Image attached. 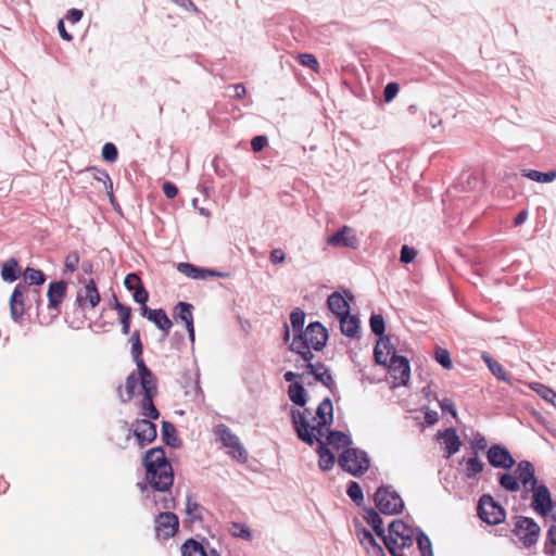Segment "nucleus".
<instances>
[{
	"label": "nucleus",
	"instance_id": "obj_15",
	"mask_svg": "<svg viewBox=\"0 0 556 556\" xmlns=\"http://www.w3.org/2000/svg\"><path fill=\"white\" fill-rule=\"evenodd\" d=\"M389 369L396 384H406L410 377L408 359L393 353L390 357Z\"/></svg>",
	"mask_w": 556,
	"mask_h": 556
},
{
	"label": "nucleus",
	"instance_id": "obj_47",
	"mask_svg": "<svg viewBox=\"0 0 556 556\" xmlns=\"http://www.w3.org/2000/svg\"><path fill=\"white\" fill-rule=\"evenodd\" d=\"M532 389L545 401L552 403L556 407V392L549 389L548 387L541 384V383H534L532 386Z\"/></svg>",
	"mask_w": 556,
	"mask_h": 556
},
{
	"label": "nucleus",
	"instance_id": "obj_36",
	"mask_svg": "<svg viewBox=\"0 0 556 556\" xmlns=\"http://www.w3.org/2000/svg\"><path fill=\"white\" fill-rule=\"evenodd\" d=\"M288 396L291 402L298 406H304L306 404V391L299 382H294L289 386Z\"/></svg>",
	"mask_w": 556,
	"mask_h": 556
},
{
	"label": "nucleus",
	"instance_id": "obj_14",
	"mask_svg": "<svg viewBox=\"0 0 556 556\" xmlns=\"http://www.w3.org/2000/svg\"><path fill=\"white\" fill-rule=\"evenodd\" d=\"M26 285L18 283L10 298V314L14 321H20L25 314V295L29 292Z\"/></svg>",
	"mask_w": 556,
	"mask_h": 556
},
{
	"label": "nucleus",
	"instance_id": "obj_60",
	"mask_svg": "<svg viewBox=\"0 0 556 556\" xmlns=\"http://www.w3.org/2000/svg\"><path fill=\"white\" fill-rule=\"evenodd\" d=\"M399 92V86L395 83H389L384 87L383 97L386 102L392 101Z\"/></svg>",
	"mask_w": 556,
	"mask_h": 556
},
{
	"label": "nucleus",
	"instance_id": "obj_23",
	"mask_svg": "<svg viewBox=\"0 0 556 556\" xmlns=\"http://www.w3.org/2000/svg\"><path fill=\"white\" fill-rule=\"evenodd\" d=\"M66 290L67 283L63 280L54 281L49 285L47 296L48 307L50 309H60V305L66 295Z\"/></svg>",
	"mask_w": 556,
	"mask_h": 556
},
{
	"label": "nucleus",
	"instance_id": "obj_52",
	"mask_svg": "<svg viewBox=\"0 0 556 556\" xmlns=\"http://www.w3.org/2000/svg\"><path fill=\"white\" fill-rule=\"evenodd\" d=\"M346 493L357 505H359L363 501V491L357 482H351Z\"/></svg>",
	"mask_w": 556,
	"mask_h": 556
},
{
	"label": "nucleus",
	"instance_id": "obj_46",
	"mask_svg": "<svg viewBox=\"0 0 556 556\" xmlns=\"http://www.w3.org/2000/svg\"><path fill=\"white\" fill-rule=\"evenodd\" d=\"M88 170L92 173L94 179L103 181L108 193L113 198V182L109 174L105 170H101L96 167H91Z\"/></svg>",
	"mask_w": 556,
	"mask_h": 556
},
{
	"label": "nucleus",
	"instance_id": "obj_7",
	"mask_svg": "<svg viewBox=\"0 0 556 556\" xmlns=\"http://www.w3.org/2000/svg\"><path fill=\"white\" fill-rule=\"evenodd\" d=\"M217 441H219L227 453L235 459L244 463L248 459V453L241 444L239 438L226 426L218 425L214 429Z\"/></svg>",
	"mask_w": 556,
	"mask_h": 556
},
{
	"label": "nucleus",
	"instance_id": "obj_33",
	"mask_svg": "<svg viewBox=\"0 0 556 556\" xmlns=\"http://www.w3.org/2000/svg\"><path fill=\"white\" fill-rule=\"evenodd\" d=\"M521 175L535 182L547 184L556 179V170L542 173L535 169H522Z\"/></svg>",
	"mask_w": 556,
	"mask_h": 556
},
{
	"label": "nucleus",
	"instance_id": "obj_18",
	"mask_svg": "<svg viewBox=\"0 0 556 556\" xmlns=\"http://www.w3.org/2000/svg\"><path fill=\"white\" fill-rule=\"evenodd\" d=\"M131 342V355L139 370L140 379H147L151 377H155L153 372L147 367L144 361L141 357L142 354V344L140 341V333L136 330L130 338Z\"/></svg>",
	"mask_w": 556,
	"mask_h": 556
},
{
	"label": "nucleus",
	"instance_id": "obj_49",
	"mask_svg": "<svg viewBox=\"0 0 556 556\" xmlns=\"http://www.w3.org/2000/svg\"><path fill=\"white\" fill-rule=\"evenodd\" d=\"M434 357H435V361L440 365H442L443 368H445V369L452 368V361H451V356H450V353L447 350L442 349V348H437V350L434 352Z\"/></svg>",
	"mask_w": 556,
	"mask_h": 556
},
{
	"label": "nucleus",
	"instance_id": "obj_64",
	"mask_svg": "<svg viewBox=\"0 0 556 556\" xmlns=\"http://www.w3.org/2000/svg\"><path fill=\"white\" fill-rule=\"evenodd\" d=\"M269 258L273 264H281L286 260V254L281 249H274Z\"/></svg>",
	"mask_w": 556,
	"mask_h": 556
},
{
	"label": "nucleus",
	"instance_id": "obj_21",
	"mask_svg": "<svg viewBox=\"0 0 556 556\" xmlns=\"http://www.w3.org/2000/svg\"><path fill=\"white\" fill-rule=\"evenodd\" d=\"M134 434L141 446L151 443L156 438V426L147 419L137 420Z\"/></svg>",
	"mask_w": 556,
	"mask_h": 556
},
{
	"label": "nucleus",
	"instance_id": "obj_48",
	"mask_svg": "<svg viewBox=\"0 0 556 556\" xmlns=\"http://www.w3.org/2000/svg\"><path fill=\"white\" fill-rule=\"evenodd\" d=\"M369 324H370V329L375 334L381 336L384 332L386 325H384V319L381 315L372 314L370 316Z\"/></svg>",
	"mask_w": 556,
	"mask_h": 556
},
{
	"label": "nucleus",
	"instance_id": "obj_3",
	"mask_svg": "<svg viewBox=\"0 0 556 556\" xmlns=\"http://www.w3.org/2000/svg\"><path fill=\"white\" fill-rule=\"evenodd\" d=\"M328 340L327 329L319 323H311L303 333L295 334L291 344V351L298 353L302 361L314 358L311 349L320 351L324 349Z\"/></svg>",
	"mask_w": 556,
	"mask_h": 556
},
{
	"label": "nucleus",
	"instance_id": "obj_43",
	"mask_svg": "<svg viewBox=\"0 0 556 556\" xmlns=\"http://www.w3.org/2000/svg\"><path fill=\"white\" fill-rule=\"evenodd\" d=\"M24 278L29 285L41 286L46 281L45 274L31 267H27L24 271Z\"/></svg>",
	"mask_w": 556,
	"mask_h": 556
},
{
	"label": "nucleus",
	"instance_id": "obj_54",
	"mask_svg": "<svg viewBox=\"0 0 556 556\" xmlns=\"http://www.w3.org/2000/svg\"><path fill=\"white\" fill-rule=\"evenodd\" d=\"M299 61L303 66L309 67L314 71L318 68V61L315 55L311 53H302L299 55Z\"/></svg>",
	"mask_w": 556,
	"mask_h": 556
},
{
	"label": "nucleus",
	"instance_id": "obj_59",
	"mask_svg": "<svg viewBox=\"0 0 556 556\" xmlns=\"http://www.w3.org/2000/svg\"><path fill=\"white\" fill-rule=\"evenodd\" d=\"M124 285L128 290H134L142 286L140 278L136 274H128L124 280Z\"/></svg>",
	"mask_w": 556,
	"mask_h": 556
},
{
	"label": "nucleus",
	"instance_id": "obj_12",
	"mask_svg": "<svg viewBox=\"0 0 556 556\" xmlns=\"http://www.w3.org/2000/svg\"><path fill=\"white\" fill-rule=\"evenodd\" d=\"M486 458L490 465L494 468L510 469L516 464L510 452L500 444H494L489 447Z\"/></svg>",
	"mask_w": 556,
	"mask_h": 556
},
{
	"label": "nucleus",
	"instance_id": "obj_24",
	"mask_svg": "<svg viewBox=\"0 0 556 556\" xmlns=\"http://www.w3.org/2000/svg\"><path fill=\"white\" fill-rule=\"evenodd\" d=\"M356 535L358 538L359 543L366 549L368 555L384 556L382 546L377 542V540L369 530L365 528L357 529Z\"/></svg>",
	"mask_w": 556,
	"mask_h": 556
},
{
	"label": "nucleus",
	"instance_id": "obj_53",
	"mask_svg": "<svg viewBox=\"0 0 556 556\" xmlns=\"http://www.w3.org/2000/svg\"><path fill=\"white\" fill-rule=\"evenodd\" d=\"M486 447L488 442L484 435H482L481 433H476L471 441V448L473 451V454L478 456V453L484 451Z\"/></svg>",
	"mask_w": 556,
	"mask_h": 556
},
{
	"label": "nucleus",
	"instance_id": "obj_29",
	"mask_svg": "<svg viewBox=\"0 0 556 556\" xmlns=\"http://www.w3.org/2000/svg\"><path fill=\"white\" fill-rule=\"evenodd\" d=\"M516 475L518 481H520L519 483L521 484H527L532 480H536L534 466L528 460H521L517 465Z\"/></svg>",
	"mask_w": 556,
	"mask_h": 556
},
{
	"label": "nucleus",
	"instance_id": "obj_31",
	"mask_svg": "<svg viewBox=\"0 0 556 556\" xmlns=\"http://www.w3.org/2000/svg\"><path fill=\"white\" fill-rule=\"evenodd\" d=\"M150 321H152L160 330L164 332V336H167L173 323L166 315L165 311L162 308L154 309L152 315L149 318Z\"/></svg>",
	"mask_w": 556,
	"mask_h": 556
},
{
	"label": "nucleus",
	"instance_id": "obj_13",
	"mask_svg": "<svg viewBox=\"0 0 556 556\" xmlns=\"http://www.w3.org/2000/svg\"><path fill=\"white\" fill-rule=\"evenodd\" d=\"M84 287L77 291L76 301L80 307L94 308L100 302V294L93 279H80Z\"/></svg>",
	"mask_w": 556,
	"mask_h": 556
},
{
	"label": "nucleus",
	"instance_id": "obj_19",
	"mask_svg": "<svg viewBox=\"0 0 556 556\" xmlns=\"http://www.w3.org/2000/svg\"><path fill=\"white\" fill-rule=\"evenodd\" d=\"M327 243L331 247L356 248L358 239L352 228L343 226L332 236L328 237Z\"/></svg>",
	"mask_w": 556,
	"mask_h": 556
},
{
	"label": "nucleus",
	"instance_id": "obj_9",
	"mask_svg": "<svg viewBox=\"0 0 556 556\" xmlns=\"http://www.w3.org/2000/svg\"><path fill=\"white\" fill-rule=\"evenodd\" d=\"M514 533L525 546L529 547L538 542L540 527L532 518L520 516L516 517Z\"/></svg>",
	"mask_w": 556,
	"mask_h": 556
},
{
	"label": "nucleus",
	"instance_id": "obj_58",
	"mask_svg": "<svg viewBox=\"0 0 556 556\" xmlns=\"http://www.w3.org/2000/svg\"><path fill=\"white\" fill-rule=\"evenodd\" d=\"M491 368H490V371L498 379L503 380V381H507L509 382L510 381V378L509 376L506 374L504 367L498 363V362H495V363H492L491 364Z\"/></svg>",
	"mask_w": 556,
	"mask_h": 556
},
{
	"label": "nucleus",
	"instance_id": "obj_25",
	"mask_svg": "<svg viewBox=\"0 0 556 556\" xmlns=\"http://www.w3.org/2000/svg\"><path fill=\"white\" fill-rule=\"evenodd\" d=\"M439 440L445 446L446 458L457 453L462 446V441L454 428H447L443 432H440Z\"/></svg>",
	"mask_w": 556,
	"mask_h": 556
},
{
	"label": "nucleus",
	"instance_id": "obj_4",
	"mask_svg": "<svg viewBox=\"0 0 556 556\" xmlns=\"http://www.w3.org/2000/svg\"><path fill=\"white\" fill-rule=\"evenodd\" d=\"M416 531L403 520H393L389 526V534L383 543L392 556H408L416 538Z\"/></svg>",
	"mask_w": 556,
	"mask_h": 556
},
{
	"label": "nucleus",
	"instance_id": "obj_34",
	"mask_svg": "<svg viewBox=\"0 0 556 556\" xmlns=\"http://www.w3.org/2000/svg\"><path fill=\"white\" fill-rule=\"evenodd\" d=\"M324 442L325 445L329 444L336 448L346 447L352 444L351 438L341 431H329Z\"/></svg>",
	"mask_w": 556,
	"mask_h": 556
},
{
	"label": "nucleus",
	"instance_id": "obj_40",
	"mask_svg": "<svg viewBox=\"0 0 556 556\" xmlns=\"http://www.w3.org/2000/svg\"><path fill=\"white\" fill-rule=\"evenodd\" d=\"M466 469L465 475L468 479H473L476 476L483 471L484 464L479 459L477 455L469 457L465 460Z\"/></svg>",
	"mask_w": 556,
	"mask_h": 556
},
{
	"label": "nucleus",
	"instance_id": "obj_10",
	"mask_svg": "<svg viewBox=\"0 0 556 556\" xmlns=\"http://www.w3.org/2000/svg\"><path fill=\"white\" fill-rule=\"evenodd\" d=\"M155 533L159 540H167L173 538L179 527L178 517L170 511L160 513L155 517Z\"/></svg>",
	"mask_w": 556,
	"mask_h": 556
},
{
	"label": "nucleus",
	"instance_id": "obj_27",
	"mask_svg": "<svg viewBox=\"0 0 556 556\" xmlns=\"http://www.w3.org/2000/svg\"><path fill=\"white\" fill-rule=\"evenodd\" d=\"M393 351L395 352V348L381 339L377 342L374 351L376 362L380 365L389 364L390 357L393 355Z\"/></svg>",
	"mask_w": 556,
	"mask_h": 556
},
{
	"label": "nucleus",
	"instance_id": "obj_45",
	"mask_svg": "<svg viewBox=\"0 0 556 556\" xmlns=\"http://www.w3.org/2000/svg\"><path fill=\"white\" fill-rule=\"evenodd\" d=\"M415 540L421 556H432L431 542L424 532L418 531Z\"/></svg>",
	"mask_w": 556,
	"mask_h": 556
},
{
	"label": "nucleus",
	"instance_id": "obj_5",
	"mask_svg": "<svg viewBox=\"0 0 556 556\" xmlns=\"http://www.w3.org/2000/svg\"><path fill=\"white\" fill-rule=\"evenodd\" d=\"M339 465L352 476L358 477L368 470L370 460L365 451L349 447L339 456Z\"/></svg>",
	"mask_w": 556,
	"mask_h": 556
},
{
	"label": "nucleus",
	"instance_id": "obj_26",
	"mask_svg": "<svg viewBox=\"0 0 556 556\" xmlns=\"http://www.w3.org/2000/svg\"><path fill=\"white\" fill-rule=\"evenodd\" d=\"M142 390L141 389V379L139 371L131 372L127 379H126V386H125V394L122 392L121 388H118L119 399L123 403L129 402L132 396L136 394V390Z\"/></svg>",
	"mask_w": 556,
	"mask_h": 556
},
{
	"label": "nucleus",
	"instance_id": "obj_57",
	"mask_svg": "<svg viewBox=\"0 0 556 556\" xmlns=\"http://www.w3.org/2000/svg\"><path fill=\"white\" fill-rule=\"evenodd\" d=\"M416 251L408 245H403L401 249L400 261L404 264H408L416 257Z\"/></svg>",
	"mask_w": 556,
	"mask_h": 556
},
{
	"label": "nucleus",
	"instance_id": "obj_32",
	"mask_svg": "<svg viewBox=\"0 0 556 556\" xmlns=\"http://www.w3.org/2000/svg\"><path fill=\"white\" fill-rule=\"evenodd\" d=\"M338 318L340 320V328L342 333L350 338L355 337L358 330V319L350 313Z\"/></svg>",
	"mask_w": 556,
	"mask_h": 556
},
{
	"label": "nucleus",
	"instance_id": "obj_35",
	"mask_svg": "<svg viewBox=\"0 0 556 556\" xmlns=\"http://www.w3.org/2000/svg\"><path fill=\"white\" fill-rule=\"evenodd\" d=\"M1 277L8 282H13L20 277L18 263L15 258L12 257L3 264Z\"/></svg>",
	"mask_w": 556,
	"mask_h": 556
},
{
	"label": "nucleus",
	"instance_id": "obj_39",
	"mask_svg": "<svg viewBox=\"0 0 556 556\" xmlns=\"http://www.w3.org/2000/svg\"><path fill=\"white\" fill-rule=\"evenodd\" d=\"M182 556H207L202 544L193 539L187 540L181 546Z\"/></svg>",
	"mask_w": 556,
	"mask_h": 556
},
{
	"label": "nucleus",
	"instance_id": "obj_28",
	"mask_svg": "<svg viewBox=\"0 0 556 556\" xmlns=\"http://www.w3.org/2000/svg\"><path fill=\"white\" fill-rule=\"evenodd\" d=\"M318 443H319V447L317 450L318 456H319L318 466L324 471L330 470L336 463L334 454L332 452H330V450L325 446V442L323 441V438H320V442H318Z\"/></svg>",
	"mask_w": 556,
	"mask_h": 556
},
{
	"label": "nucleus",
	"instance_id": "obj_63",
	"mask_svg": "<svg viewBox=\"0 0 556 556\" xmlns=\"http://www.w3.org/2000/svg\"><path fill=\"white\" fill-rule=\"evenodd\" d=\"M440 407L442 410L448 412L453 415V417H456L457 413H456V408H455V405L452 400L446 399V397L441 400Z\"/></svg>",
	"mask_w": 556,
	"mask_h": 556
},
{
	"label": "nucleus",
	"instance_id": "obj_17",
	"mask_svg": "<svg viewBox=\"0 0 556 556\" xmlns=\"http://www.w3.org/2000/svg\"><path fill=\"white\" fill-rule=\"evenodd\" d=\"M531 507L541 516H547L552 510L551 493L546 485L540 484L532 494Z\"/></svg>",
	"mask_w": 556,
	"mask_h": 556
},
{
	"label": "nucleus",
	"instance_id": "obj_38",
	"mask_svg": "<svg viewBox=\"0 0 556 556\" xmlns=\"http://www.w3.org/2000/svg\"><path fill=\"white\" fill-rule=\"evenodd\" d=\"M365 519L372 527L376 534L383 540L386 535L382 528V519L379 514L374 508H369L365 511Z\"/></svg>",
	"mask_w": 556,
	"mask_h": 556
},
{
	"label": "nucleus",
	"instance_id": "obj_11",
	"mask_svg": "<svg viewBox=\"0 0 556 556\" xmlns=\"http://www.w3.org/2000/svg\"><path fill=\"white\" fill-rule=\"evenodd\" d=\"M141 389L144 397L142 401V415L151 419H157L160 414L153 404V397L156 394V379L155 377L141 379Z\"/></svg>",
	"mask_w": 556,
	"mask_h": 556
},
{
	"label": "nucleus",
	"instance_id": "obj_50",
	"mask_svg": "<svg viewBox=\"0 0 556 556\" xmlns=\"http://www.w3.org/2000/svg\"><path fill=\"white\" fill-rule=\"evenodd\" d=\"M79 264V255L76 251L70 252L64 261V273H74Z\"/></svg>",
	"mask_w": 556,
	"mask_h": 556
},
{
	"label": "nucleus",
	"instance_id": "obj_20",
	"mask_svg": "<svg viewBox=\"0 0 556 556\" xmlns=\"http://www.w3.org/2000/svg\"><path fill=\"white\" fill-rule=\"evenodd\" d=\"M177 269L179 273L184 274L188 278L195 280H204L208 277H224L225 274L207 268H201L190 263H179L177 265Z\"/></svg>",
	"mask_w": 556,
	"mask_h": 556
},
{
	"label": "nucleus",
	"instance_id": "obj_6",
	"mask_svg": "<svg viewBox=\"0 0 556 556\" xmlns=\"http://www.w3.org/2000/svg\"><path fill=\"white\" fill-rule=\"evenodd\" d=\"M374 500L376 507L384 515H395L404 508L402 497L392 486L378 488Z\"/></svg>",
	"mask_w": 556,
	"mask_h": 556
},
{
	"label": "nucleus",
	"instance_id": "obj_62",
	"mask_svg": "<svg viewBox=\"0 0 556 556\" xmlns=\"http://www.w3.org/2000/svg\"><path fill=\"white\" fill-rule=\"evenodd\" d=\"M268 143V140L265 136H256L251 141V147L254 152L262 151Z\"/></svg>",
	"mask_w": 556,
	"mask_h": 556
},
{
	"label": "nucleus",
	"instance_id": "obj_1",
	"mask_svg": "<svg viewBox=\"0 0 556 556\" xmlns=\"http://www.w3.org/2000/svg\"><path fill=\"white\" fill-rule=\"evenodd\" d=\"M312 413L308 408L304 410H292V424L298 438L308 445L320 442V438L325 437L326 427L332 424L333 406L330 399L323 400L316 410L315 425H311L309 417Z\"/></svg>",
	"mask_w": 556,
	"mask_h": 556
},
{
	"label": "nucleus",
	"instance_id": "obj_37",
	"mask_svg": "<svg viewBox=\"0 0 556 556\" xmlns=\"http://www.w3.org/2000/svg\"><path fill=\"white\" fill-rule=\"evenodd\" d=\"M162 438L163 441L172 447H177L180 444V441L176 435V428L169 421L162 422Z\"/></svg>",
	"mask_w": 556,
	"mask_h": 556
},
{
	"label": "nucleus",
	"instance_id": "obj_16",
	"mask_svg": "<svg viewBox=\"0 0 556 556\" xmlns=\"http://www.w3.org/2000/svg\"><path fill=\"white\" fill-rule=\"evenodd\" d=\"M298 368H306L308 372L314 376V378L321 382L325 387L331 389L334 386L333 378L328 369L323 363L317 362L313 363V359L303 361V364L296 365Z\"/></svg>",
	"mask_w": 556,
	"mask_h": 556
},
{
	"label": "nucleus",
	"instance_id": "obj_41",
	"mask_svg": "<svg viewBox=\"0 0 556 556\" xmlns=\"http://www.w3.org/2000/svg\"><path fill=\"white\" fill-rule=\"evenodd\" d=\"M192 308L193 306L186 302H179L175 306L176 316L185 323L186 327L193 324Z\"/></svg>",
	"mask_w": 556,
	"mask_h": 556
},
{
	"label": "nucleus",
	"instance_id": "obj_8",
	"mask_svg": "<svg viewBox=\"0 0 556 556\" xmlns=\"http://www.w3.org/2000/svg\"><path fill=\"white\" fill-rule=\"evenodd\" d=\"M478 515L489 525H500L505 520V509L489 494H483L478 503Z\"/></svg>",
	"mask_w": 556,
	"mask_h": 556
},
{
	"label": "nucleus",
	"instance_id": "obj_44",
	"mask_svg": "<svg viewBox=\"0 0 556 556\" xmlns=\"http://www.w3.org/2000/svg\"><path fill=\"white\" fill-rule=\"evenodd\" d=\"M500 484L510 492H518L520 490V483L517 477L511 473H502L500 476Z\"/></svg>",
	"mask_w": 556,
	"mask_h": 556
},
{
	"label": "nucleus",
	"instance_id": "obj_2",
	"mask_svg": "<svg viewBox=\"0 0 556 556\" xmlns=\"http://www.w3.org/2000/svg\"><path fill=\"white\" fill-rule=\"evenodd\" d=\"M143 464L147 470V481L156 491L165 492L169 490L174 482V473L170 463L166 459L162 447L149 450Z\"/></svg>",
	"mask_w": 556,
	"mask_h": 556
},
{
	"label": "nucleus",
	"instance_id": "obj_51",
	"mask_svg": "<svg viewBox=\"0 0 556 556\" xmlns=\"http://www.w3.org/2000/svg\"><path fill=\"white\" fill-rule=\"evenodd\" d=\"M117 155H118L117 149L113 143L108 142L103 146L102 159L104 161L113 163L117 160Z\"/></svg>",
	"mask_w": 556,
	"mask_h": 556
},
{
	"label": "nucleus",
	"instance_id": "obj_61",
	"mask_svg": "<svg viewBox=\"0 0 556 556\" xmlns=\"http://www.w3.org/2000/svg\"><path fill=\"white\" fill-rule=\"evenodd\" d=\"M132 298L135 302L139 304H146L149 299L148 291L143 288V286H139L136 291H134Z\"/></svg>",
	"mask_w": 556,
	"mask_h": 556
},
{
	"label": "nucleus",
	"instance_id": "obj_30",
	"mask_svg": "<svg viewBox=\"0 0 556 556\" xmlns=\"http://www.w3.org/2000/svg\"><path fill=\"white\" fill-rule=\"evenodd\" d=\"M185 511L188 516V520L190 522H195L202 520L204 508L193 500L191 494H188L186 497Z\"/></svg>",
	"mask_w": 556,
	"mask_h": 556
},
{
	"label": "nucleus",
	"instance_id": "obj_55",
	"mask_svg": "<svg viewBox=\"0 0 556 556\" xmlns=\"http://www.w3.org/2000/svg\"><path fill=\"white\" fill-rule=\"evenodd\" d=\"M114 308L118 312L121 317V323L130 321L131 309L129 306H126L119 303L117 300L115 301Z\"/></svg>",
	"mask_w": 556,
	"mask_h": 556
},
{
	"label": "nucleus",
	"instance_id": "obj_56",
	"mask_svg": "<svg viewBox=\"0 0 556 556\" xmlns=\"http://www.w3.org/2000/svg\"><path fill=\"white\" fill-rule=\"evenodd\" d=\"M232 535L244 540L251 539L250 530L242 523H232Z\"/></svg>",
	"mask_w": 556,
	"mask_h": 556
},
{
	"label": "nucleus",
	"instance_id": "obj_42",
	"mask_svg": "<svg viewBox=\"0 0 556 556\" xmlns=\"http://www.w3.org/2000/svg\"><path fill=\"white\" fill-rule=\"evenodd\" d=\"M290 323L293 331L299 334L303 333V326L305 323V313L301 308H294L290 314Z\"/></svg>",
	"mask_w": 556,
	"mask_h": 556
},
{
	"label": "nucleus",
	"instance_id": "obj_22",
	"mask_svg": "<svg viewBox=\"0 0 556 556\" xmlns=\"http://www.w3.org/2000/svg\"><path fill=\"white\" fill-rule=\"evenodd\" d=\"M352 299L353 295L349 291L345 292V296L339 292H333L328 296L327 305L331 313H333L337 317H340L350 313V304L348 300Z\"/></svg>",
	"mask_w": 556,
	"mask_h": 556
}]
</instances>
